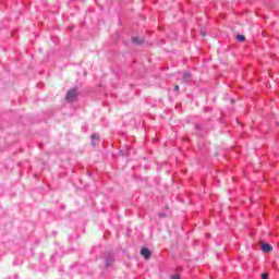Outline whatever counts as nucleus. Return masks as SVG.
<instances>
[{"mask_svg":"<svg viewBox=\"0 0 279 279\" xmlns=\"http://www.w3.org/2000/svg\"><path fill=\"white\" fill-rule=\"evenodd\" d=\"M77 99V89L71 88L66 95H65V100L66 101H75Z\"/></svg>","mask_w":279,"mask_h":279,"instance_id":"1","label":"nucleus"},{"mask_svg":"<svg viewBox=\"0 0 279 279\" xmlns=\"http://www.w3.org/2000/svg\"><path fill=\"white\" fill-rule=\"evenodd\" d=\"M141 256H143L145 260H149V258H151V251H149L147 247H144L141 250Z\"/></svg>","mask_w":279,"mask_h":279,"instance_id":"2","label":"nucleus"},{"mask_svg":"<svg viewBox=\"0 0 279 279\" xmlns=\"http://www.w3.org/2000/svg\"><path fill=\"white\" fill-rule=\"evenodd\" d=\"M260 247H262V252H265V253L274 252V247L271 246V244L262 243Z\"/></svg>","mask_w":279,"mask_h":279,"instance_id":"3","label":"nucleus"},{"mask_svg":"<svg viewBox=\"0 0 279 279\" xmlns=\"http://www.w3.org/2000/svg\"><path fill=\"white\" fill-rule=\"evenodd\" d=\"M132 43H134V45H143V43H145V39L140 37H132Z\"/></svg>","mask_w":279,"mask_h":279,"instance_id":"4","label":"nucleus"},{"mask_svg":"<svg viewBox=\"0 0 279 279\" xmlns=\"http://www.w3.org/2000/svg\"><path fill=\"white\" fill-rule=\"evenodd\" d=\"M191 80V73H184L183 74V82H189Z\"/></svg>","mask_w":279,"mask_h":279,"instance_id":"5","label":"nucleus"},{"mask_svg":"<svg viewBox=\"0 0 279 279\" xmlns=\"http://www.w3.org/2000/svg\"><path fill=\"white\" fill-rule=\"evenodd\" d=\"M236 40H239V43L245 41V35H236Z\"/></svg>","mask_w":279,"mask_h":279,"instance_id":"6","label":"nucleus"},{"mask_svg":"<svg viewBox=\"0 0 279 279\" xmlns=\"http://www.w3.org/2000/svg\"><path fill=\"white\" fill-rule=\"evenodd\" d=\"M97 141H99V137H96L95 135H92V145L95 146Z\"/></svg>","mask_w":279,"mask_h":279,"instance_id":"7","label":"nucleus"},{"mask_svg":"<svg viewBox=\"0 0 279 279\" xmlns=\"http://www.w3.org/2000/svg\"><path fill=\"white\" fill-rule=\"evenodd\" d=\"M268 278H269V274L267 272L262 274V279H268Z\"/></svg>","mask_w":279,"mask_h":279,"instance_id":"8","label":"nucleus"},{"mask_svg":"<svg viewBox=\"0 0 279 279\" xmlns=\"http://www.w3.org/2000/svg\"><path fill=\"white\" fill-rule=\"evenodd\" d=\"M174 90H175V93L180 92V85H175Z\"/></svg>","mask_w":279,"mask_h":279,"instance_id":"9","label":"nucleus"},{"mask_svg":"<svg viewBox=\"0 0 279 279\" xmlns=\"http://www.w3.org/2000/svg\"><path fill=\"white\" fill-rule=\"evenodd\" d=\"M171 279H180V275H172Z\"/></svg>","mask_w":279,"mask_h":279,"instance_id":"10","label":"nucleus"},{"mask_svg":"<svg viewBox=\"0 0 279 279\" xmlns=\"http://www.w3.org/2000/svg\"><path fill=\"white\" fill-rule=\"evenodd\" d=\"M110 265H112V262L106 264L107 267H110Z\"/></svg>","mask_w":279,"mask_h":279,"instance_id":"11","label":"nucleus"},{"mask_svg":"<svg viewBox=\"0 0 279 279\" xmlns=\"http://www.w3.org/2000/svg\"><path fill=\"white\" fill-rule=\"evenodd\" d=\"M231 104H234V99H231Z\"/></svg>","mask_w":279,"mask_h":279,"instance_id":"12","label":"nucleus"},{"mask_svg":"<svg viewBox=\"0 0 279 279\" xmlns=\"http://www.w3.org/2000/svg\"><path fill=\"white\" fill-rule=\"evenodd\" d=\"M202 35H203V36H206V34H205V33H202Z\"/></svg>","mask_w":279,"mask_h":279,"instance_id":"13","label":"nucleus"},{"mask_svg":"<svg viewBox=\"0 0 279 279\" xmlns=\"http://www.w3.org/2000/svg\"><path fill=\"white\" fill-rule=\"evenodd\" d=\"M161 217H165V214H161Z\"/></svg>","mask_w":279,"mask_h":279,"instance_id":"14","label":"nucleus"}]
</instances>
